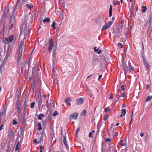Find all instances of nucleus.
<instances>
[{"instance_id":"obj_15","label":"nucleus","mask_w":152,"mask_h":152,"mask_svg":"<svg viewBox=\"0 0 152 152\" xmlns=\"http://www.w3.org/2000/svg\"><path fill=\"white\" fill-rule=\"evenodd\" d=\"M63 138L64 140L63 142L64 144L65 147L66 149L68 150H69V146L68 144H67V142L66 140V136H64L63 137Z\"/></svg>"},{"instance_id":"obj_62","label":"nucleus","mask_w":152,"mask_h":152,"mask_svg":"<svg viewBox=\"0 0 152 152\" xmlns=\"http://www.w3.org/2000/svg\"><path fill=\"white\" fill-rule=\"evenodd\" d=\"M110 138H107L106 139V142H110Z\"/></svg>"},{"instance_id":"obj_45","label":"nucleus","mask_w":152,"mask_h":152,"mask_svg":"<svg viewBox=\"0 0 152 152\" xmlns=\"http://www.w3.org/2000/svg\"><path fill=\"white\" fill-rule=\"evenodd\" d=\"M126 93L125 92H124L121 95V96L123 97H124L126 95Z\"/></svg>"},{"instance_id":"obj_24","label":"nucleus","mask_w":152,"mask_h":152,"mask_svg":"<svg viewBox=\"0 0 152 152\" xmlns=\"http://www.w3.org/2000/svg\"><path fill=\"white\" fill-rule=\"evenodd\" d=\"M50 135H54V131L53 127L52 126H51L50 127Z\"/></svg>"},{"instance_id":"obj_40","label":"nucleus","mask_w":152,"mask_h":152,"mask_svg":"<svg viewBox=\"0 0 152 152\" xmlns=\"http://www.w3.org/2000/svg\"><path fill=\"white\" fill-rule=\"evenodd\" d=\"M123 142V140H121L120 141V145L121 146H124L125 145L124 143H122V142Z\"/></svg>"},{"instance_id":"obj_37","label":"nucleus","mask_w":152,"mask_h":152,"mask_svg":"<svg viewBox=\"0 0 152 152\" xmlns=\"http://www.w3.org/2000/svg\"><path fill=\"white\" fill-rule=\"evenodd\" d=\"M151 17H149L148 18L149 21H148V22L149 24V26H148V29L150 28L151 26Z\"/></svg>"},{"instance_id":"obj_53","label":"nucleus","mask_w":152,"mask_h":152,"mask_svg":"<svg viewBox=\"0 0 152 152\" xmlns=\"http://www.w3.org/2000/svg\"><path fill=\"white\" fill-rule=\"evenodd\" d=\"M10 146L9 145H7V152H10Z\"/></svg>"},{"instance_id":"obj_30","label":"nucleus","mask_w":152,"mask_h":152,"mask_svg":"<svg viewBox=\"0 0 152 152\" xmlns=\"http://www.w3.org/2000/svg\"><path fill=\"white\" fill-rule=\"evenodd\" d=\"M152 98V96H148L146 99V101L147 102H149L151 100Z\"/></svg>"},{"instance_id":"obj_13","label":"nucleus","mask_w":152,"mask_h":152,"mask_svg":"<svg viewBox=\"0 0 152 152\" xmlns=\"http://www.w3.org/2000/svg\"><path fill=\"white\" fill-rule=\"evenodd\" d=\"M122 66L123 67V70L124 71V72L125 74H126L127 71V69L128 68V66L125 64V62L123 61H122Z\"/></svg>"},{"instance_id":"obj_29","label":"nucleus","mask_w":152,"mask_h":152,"mask_svg":"<svg viewBox=\"0 0 152 152\" xmlns=\"http://www.w3.org/2000/svg\"><path fill=\"white\" fill-rule=\"evenodd\" d=\"M142 9L141 10V11L142 13H144L147 10L146 7L145 6H142Z\"/></svg>"},{"instance_id":"obj_8","label":"nucleus","mask_w":152,"mask_h":152,"mask_svg":"<svg viewBox=\"0 0 152 152\" xmlns=\"http://www.w3.org/2000/svg\"><path fill=\"white\" fill-rule=\"evenodd\" d=\"M113 23V22L108 21L107 23H105L103 25L102 30H104L109 28Z\"/></svg>"},{"instance_id":"obj_61","label":"nucleus","mask_w":152,"mask_h":152,"mask_svg":"<svg viewBox=\"0 0 152 152\" xmlns=\"http://www.w3.org/2000/svg\"><path fill=\"white\" fill-rule=\"evenodd\" d=\"M118 4V1H116L115 2V3H114V5H115V6H116Z\"/></svg>"},{"instance_id":"obj_9","label":"nucleus","mask_w":152,"mask_h":152,"mask_svg":"<svg viewBox=\"0 0 152 152\" xmlns=\"http://www.w3.org/2000/svg\"><path fill=\"white\" fill-rule=\"evenodd\" d=\"M105 17L104 15L103 14L99 15L97 18L96 20V22H102L105 19Z\"/></svg>"},{"instance_id":"obj_22","label":"nucleus","mask_w":152,"mask_h":152,"mask_svg":"<svg viewBox=\"0 0 152 152\" xmlns=\"http://www.w3.org/2000/svg\"><path fill=\"white\" fill-rule=\"evenodd\" d=\"M50 142L51 144H52V142L53 141V143H54V142L56 140V139L55 138V135H50Z\"/></svg>"},{"instance_id":"obj_64","label":"nucleus","mask_w":152,"mask_h":152,"mask_svg":"<svg viewBox=\"0 0 152 152\" xmlns=\"http://www.w3.org/2000/svg\"><path fill=\"white\" fill-rule=\"evenodd\" d=\"M102 75H99V78H98V80H99L101 78V77H102Z\"/></svg>"},{"instance_id":"obj_58","label":"nucleus","mask_w":152,"mask_h":152,"mask_svg":"<svg viewBox=\"0 0 152 152\" xmlns=\"http://www.w3.org/2000/svg\"><path fill=\"white\" fill-rule=\"evenodd\" d=\"M80 127H79L78 128H77V130H76V131H75V132H76V133H78V132L79 131V130H80Z\"/></svg>"},{"instance_id":"obj_34","label":"nucleus","mask_w":152,"mask_h":152,"mask_svg":"<svg viewBox=\"0 0 152 152\" xmlns=\"http://www.w3.org/2000/svg\"><path fill=\"white\" fill-rule=\"evenodd\" d=\"M21 105V104L20 103H16V104L15 105V108L16 109H19L20 107V106Z\"/></svg>"},{"instance_id":"obj_46","label":"nucleus","mask_w":152,"mask_h":152,"mask_svg":"<svg viewBox=\"0 0 152 152\" xmlns=\"http://www.w3.org/2000/svg\"><path fill=\"white\" fill-rule=\"evenodd\" d=\"M114 131V129L113 127H111V132H112V134H113Z\"/></svg>"},{"instance_id":"obj_50","label":"nucleus","mask_w":152,"mask_h":152,"mask_svg":"<svg viewBox=\"0 0 152 152\" xmlns=\"http://www.w3.org/2000/svg\"><path fill=\"white\" fill-rule=\"evenodd\" d=\"M113 94L112 93H111L110 94V97H109V99H113Z\"/></svg>"},{"instance_id":"obj_20","label":"nucleus","mask_w":152,"mask_h":152,"mask_svg":"<svg viewBox=\"0 0 152 152\" xmlns=\"http://www.w3.org/2000/svg\"><path fill=\"white\" fill-rule=\"evenodd\" d=\"M126 113V110L124 109H122L121 110V114L120 115V116L121 118H122L123 116L125 115V114Z\"/></svg>"},{"instance_id":"obj_54","label":"nucleus","mask_w":152,"mask_h":152,"mask_svg":"<svg viewBox=\"0 0 152 152\" xmlns=\"http://www.w3.org/2000/svg\"><path fill=\"white\" fill-rule=\"evenodd\" d=\"M20 0H17V3L15 5V7H17L18 4L20 2Z\"/></svg>"},{"instance_id":"obj_11","label":"nucleus","mask_w":152,"mask_h":152,"mask_svg":"<svg viewBox=\"0 0 152 152\" xmlns=\"http://www.w3.org/2000/svg\"><path fill=\"white\" fill-rule=\"evenodd\" d=\"M143 64L146 67V68L147 69H148V70H149L150 67L151 66H149V64L148 62L146 61V60H145V58L143 57Z\"/></svg>"},{"instance_id":"obj_59","label":"nucleus","mask_w":152,"mask_h":152,"mask_svg":"<svg viewBox=\"0 0 152 152\" xmlns=\"http://www.w3.org/2000/svg\"><path fill=\"white\" fill-rule=\"evenodd\" d=\"M39 94H38V96L39 97V96L40 97H41V91L40 90H39Z\"/></svg>"},{"instance_id":"obj_5","label":"nucleus","mask_w":152,"mask_h":152,"mask_svg":"<svg viewBox=\"0 0 152 152\" xmlns=\"http://www.w3.org/2000/svg\"><path fill=\"white\" fill-rule=\"evenodd\" d=\"M16 7H15H15L12 10V15L11 16L10 25H11L12 26H13L14 25L15 23V16L14 15L16 10Z\"/></svg>"},{"instance_id":"obj_6","label":"nucleus","mask_w":152,"mask_h":152,"mask_svg":"<svg viewBox=\"0 0 152 152\" xmlns=\"http://www.w3.org/2000/svg\"><path fill=\"white\" fill-rule=\"evenodd\" d=\"M44 133V130H43L41 133H39L38 134V139L39 140L38 141L37 143H39L40 142L43 141V137Z\"/></svg>"},{"instance_id":"obj_2","label":"nucleus","mask_w":152,"mask_h":152,"mask_svg":"<svg viewBox=\"0 0 152 152\" xmlns=\"http://www.w3.org/2000/svg\"><path fill=\"white\" fill-rule=\"evenodd\" d=\"M20 29V34H23L25 36L29 33V27L27 26V23L25 21L22 23Z\"/></svg>"},{"instance_id":"obj_33","label":"nucleus","mask_w":152,"mask_h":152,"mask_svg":"<svg viewBox=\"0 0 152 152\" xmlns=\"http://www.w3.org/2000/svg\"><path fill=\"white\" fill-rule=\"evenodd\" d=\"M44 116V114L41 113L38 115V118L39 120H41L42 119V117H43Z\"/></svg>"},{"instance_id":"obj_41","label":"nucleus","mask_w":152,"mask_h":152,"mask_svg":"<svg viewBox=\"0 0 152 152\" xmlns=\"http://www.w3.org/2000/svg\"><path fill=\"white\" fill-rule=\"evenodd\" d=\"M110 109V108L109 107H106L104 109V111L106 113L107 112L109 111Z\"/></svg>"},{"instance_id":"obj_16","label":"nucleus","mask_w":152,"mask_h":152,"mask_svg":"<svg viewBox=\"0 0 152 152\" xmlns=\"http://www.w3.org/2000/svg\"><path fill=\"white\" fill-rule=\"evenodd\" d=\"M15 134V133L13 131L12 128H10L9 129L8 134L9 136L11 137H14Z\"/></svg>"},{"instance_id":"obj_14","label":"nucleus","mask_w":152,"mask_h":152,"mask_svg":"<svg viewBox=\"0 0 152 152\" xmlns=\"http://www.w3.org/2000/svg\"><path fill=\"white\" fill-rule=\"evenodd\" d=\"M84 102V99L83 97H81L78 99H76V103L77 105L82 104Z\"/></svg>"},{"instance_id":"obj_27","label":"nucleus","mask_w":152,"mask_h":152,"mask_svg":"<svg viewBox=\"0 0 152 152\" xmlns=\"http://www.w3.org/2000/svg\"><path fill=\"white\" fill-rule=\"evenodd\" d=\"M86 111L85 110H84L81 113L80 115L82 116H85L86 114Z\"/></svg>"},{"instance_id":"obj_4","label":"nucleus","mask_w":152,"mask_h":152,"mask_svg":"<svg viewBox=\"0 0 152 152\" xmlns=\"http://www.w3.org/2000/svg\"><path fill=\"white\" fill-rule=\"evenodd\" d=\"M16 38L13 35L10 36L8 38L5 37L4 39V41L5 44H9V42H12L15 43Z\"/></svg>"},{"instance_id":"obj_57","label":"nucleus","mask_w":152,"mask_h":152,"mask_svg":"<svg viewBox=\"0 0 152 152\" xmlns=\"http://www.w3.org/2000/svg\"><path fill=\"white\" fill-rule=\"evenodd\" d=\"M92 132H90V133H89V135H88L89 137H92Z\"/></svg>"},{"instance_id":"obj_1","label":"nucleus","mask_w":152,"mask_h":152,"mask_svg":"<svg viewBox=\"0 0 152 152\" xmlns=\"http://www.w3.org/2000/svg\"><path fill=\"white\" fill-rule=\"evenodd\" d=\"M54 45V44L53 42V39L52 38H51L49 42V44L48 46V50L49 52L50 53L52 52V49L53 48V71L54 75L55 76L56 73V71L55 69V64L54 58H55V55L56 51L57 49V42H56L55 46L54 47H53Z\"/></svg>"},{"instance_id":"obj_23","label":"nucleus","mask_w":152,"mask_h":152,"mask_svg":"<svg viewBox=\"0 0 152 152\" xmlns=\"http://www.w3.org/2000/svg\"><path fill=\"white\" fill-rule=\"evenodd\" d=\"M25 126H24L23 128H20V133L22 135V136H21L20 137H23V139L24 132L25 130Z\"/></svg>"},{"instance_id":"obj_55","label":"nucleus","mask_w":152,"mask_h":152,"mask_svg":"<svg viewBox=\"0 0 152 152\" xmlns=\"http://www.w3.org/2000/svg\"><path fill=\"white\" fill-rule=\"evenodd\" d=\"M118 45H120L121 46V48H123V45H122V44L121 43H118Z\"/></svg>"},{"instance_id":"obj_18","label":"nucleus","mask_w":152,"mask_h":152,"mask_svg":"<svg viewBox=\"0 0 152 152\" xmlns=\"http://www.w3.org/2000/svg\"><path fill=\"white\" fill-rule=\"evenodd\" d=\"M7 110V107H4L2 111L0 112V115L1 116L4 113V115H5L6 112Z\"/></svg>"},{"instance_id":"obj_25","label":"nucleus","mask_w":152,"mask_h":152,"mask_svg":"<svg viewBox=\"0 0 152 152\" xmlns=\"http://www.w3.org/2000/svg\"><path fill=\"white\" fill-rule=\"evenodd\" d=\"M4 70V63L1 64L0 66V71H3Z\"/></svg>"},{"instance_id":"obj_19","label":"nucleus","mask_w":152,"mask_h":152,"mask_svg":"<svg viewBox=\"0 0 152 152\" xmlns=\"http://www.w3.org/2000/svg\"><path fill=\"white\" fill-rule=\"evenodd\" d=\"M96 58L93 57L92 58V61L90 63L91 66H94L95 65L96 61Z\"/></svg>"},{"instance_id":"obj_31","label":"nucleus","mask_w":152,"mask_h":152,"mask_svg":"<svg viewBox=\"0 0 152 152\" xmlns=\"http://www.w3.org/2000/svg\"><path fill=\"white\" fill-rule=\"evenodd\" d=\"M24 109H26L28 107V105L27 104V101H26L25 99L24 102Z\"/></svg>"},{"instance_id":"obj_12","label":"nucleus","mask_w":152,"mask_h":152,"mask_svg":"<svg viewBox=\"0 0 152 152\" xmlns=\"http://www.w3.org/2000/svg\"><path fill=\"white\" fill-rule=\"evenodd\" d=\"M78 116V114L76 112L73 113L70 115L69 119L70 121L73 119L76 120Z\"/></svg>"},{"instance_id":"obj_44","label":"nucleus","mask_w":152,"mask_h":152,"mask_svg":"<svg viewBox=\"0 0 152 152\" xmlns=\"http://www.w3.org/2000/svg\"><path fill=\"white\" fill-rule=\"evenodd\" d=\"M35 103L34 102H33L31 103V108H33L34 107Z\"/></svg>"},{"instance_id":"obj_35","label":"nucleus","mask_w":152,"mask_h":152,"mask_svg":"<svg viewBox=\"0 0 152 152\" xmlns=\"http://www.w3.org/2000/svg\"><path fill=\"white\" fill-rule=\"evenodd\" d=\"M55 24H56V22L55 21H53V22L52 24L51 25V27L54 29H56V27L55 26Z\"/></svg>"},{"instance_id":"obj_38","label":"nucleus","mask_w":152,"mask_h":152,"mask_svg":"<svg viewBox=\"0 0 152 152\" xmlns=\"http://www.w3.org/2000/svg\"><path fill=\"white\" fill-rule=\"evenodd\" d=\"M37 126L39 127L38 129L39 131H40L42 129V128L41 127V125L40 123H38Z\"/></svg>"},{"instance_id":"obj_10","label":"nucleus","mask_w":152,"mask_h":152,"mask_svg":"<svg viewBox=\"0 0 152 152\" xmlns=\"http://www.w3.org/2000/svg\"><path fill=\"white\" fill-rule=\"evenodd\" d=\"M20 140H19V142H18L16 145L15 151H18L20 147L21 146V143L23 141V137H20Z\"/></svg>"},{"instance_id":"obj_26","label":"nucleus","mask_w":152,"mask_h":152,"mask_svg":"<svg viewBox=\"0 0 152 152\" xmlns=\"http://www.w3.org/2000/svg\"><path fill=\"white\" fill-rule=\"evenodd\" d=\"M50 21V19L49 18H46L44 19L43 20V22L44 23L46 22L47 23H48Z\"/></svg>"},{"instance_id":"obj_60","label":"nucleus","mask_w":152,"mask_h":152,"mask_svg":"<svg viewBox=\"0 0 152 152\" xmlns=\"http://www.w3.org/2000/svg\"><path fill=\"white\" fill-rule=\"evenodd\" d=\"M20 99H19V97H18L17 100V103H20Z\"/></svg>"},{"instance_id":"obj_7","label":"nucleus","mask_w":152,"mask_h":152,"mask_svg":"<svg viewBox=\"0 0 152 152\" xmlns=\"http://www.w3.org/2000/svg\"><path fill=\"white\" fill-rule=\"evenodd\" d=\"M12 47L11 46H9L7 50L6 55L4 58V59H6V60L9 58L10 54L12 52Z\"/></svg>"},{"instance_id":"obj_63","label":"nucleus","mask_w":152,"mask_h":152,"mask_svg":"<svg viewBox=\"0 0 152 152\" xmlns=\"http://www.w3.org/2000/svg\"><path fill=\"white\" fill-rule=\"evenodd\" d=\"M33 142L34 143H36L37 142V140L36 139H35L34 140Z\"/></svg>"},{"instance_id":"obj_43","label":"nucleus","mask_w":152,"mask_h":152,"mask_svg":"<svg viewBox=\"0 0 152 152\" xmlns=\"http://www.w3.org/2000/svg\"><path fill=\"white\" fill-rule=\"evenodd\" d=\"M12 125H14L16 124H17L18 123L17 121L16 120H13L12 121Z\"/></svg>"},{"instance_id":"obj_52","label":"nucleus","mask_w":152,"mask_h":152,"mask_svg":"<svg viewBox=\"0 0 152 152\" xmlns=\"http://www.w3.org/2000/svg\"><path fill=\"white\" fill-rule=\"evenodd\" d=\"M119 100V98H118V97L116 98H115V103L117 102Z\"/></svg>"},{"instance_id":"obj_21","label":"nucleus","mask_w":152,"mask_h":152,"mask_svg":"<svg viewBox=\"0 0 152 152\" xmlns=\"http://www.w3.org/2000/svg\"><path fill=\"white\" fill-rule=\"evenodd\" d=\"M112 15V4H110V5L109 11V16L110 17H111Z\"/></svg>"},{"instance_id":"obj_32","label":"nucleus","mask_w":152,"mask_h":152,"mask_svg":"<svg viewBox=\"0 0 152 152\" xmlns=\"http://www.w3.org/2000/svg\"><path fill=\"white\" fill-rule=\"evenodd\" d=\"M38 97L39 101L38 102V105L39 106H40L42 103V98L41 97H40V98L39 97Z\"/></svg>"},{"instance_id":"obj_36","label":"nucleus","mask_w":152,"mask_h":152,"mask_svg":"<svg viewBox=\"0 0 152 152\" xmlns=\"http://www.w3.org/2000/svg\"><path fill=\"white\" fill-rule=\"evenodd\" d=\"M128 69L130 72H131V70H134V67H133L132 66H130L128 67Z\"/></svg>"},{"instance_id":"obj_39","label":"nucleus","mask_w":152,"mask_h":152,"mask_svg":"<svg viewBox=\"0 0 152 152\" xmlns=\"http://www.w3.org/2000/svg\"><path fill=\"white\" fill-rule=\"evenodd\" d=\"M26 6L29 9H31L33 7V6H31V5L29 4H26Z\"/></svg>"},{"instance_id":"obj_51","label":"nucleus","mask_w":152,"mask_h":152,"mask_svg":"<svg viewBox=\"0 0 152 152\" xmlns=\"http://www.w3.org/2000/svg\"><path fill=\"white\" fill-rule=\"evenodd\" d=\"M4 126V124H2L0 126V131H1L3 129V127Z\"/></svg>"},{"instance_id":"obj_42","label":"nucleus","mask_w":152,"mask_h":152,"mask_svg":"<svg viewBox=\"0 0 152 152\" xmlns=\"http://www.w3.org/2000/svg\"><path fill=\"white\" fill-rule=\"evenodd\" d=\"M108 116H109V115L107 114L104 115V118H103V120L104 121L107 120Z\"/></svg>"},{"instance_id":"obj_3","label":"nucleus","mask_w":152,"mask_h":152,"mask_svg":"<svg viewBox=\"0 0 152 152\" xmlns=\"http://www.w3.org/2000/svg\"><path fill=\"white\" fill-rule=\"evenodd\" d=\"M23 45V41H21L20 43L18 45V48L17 51V53L18 54V57L17 62L18 64L19 63V62L20 61V58L22 56V47Z\"/></svg>"},{"instance_id":"obj_28","label":"nucleus","mask_w":152,"mask_h":152,"mask_svg":"<svg viewBox=\"0 0 152 152\" xmlns=\"http://www.w3.org/2000/svg\"><path fill=\"white\" fill-rule=\"evenodd\" d=\"M120 34V31L119 29H118L115 32V35L116 36H119Z\"/></svg>"},{"instance_id":"obj_17","label":"nucleus","mask_w":152,"mask_h":152,"mask_svg":"<svg viewBox=\"0 0 152 152\" xmlns=\"http://www.w3.org/2000/svg\"><path fill=\"white\" fill-rule=\"evenodd\" d=\"M71 101V99L69 97L65 99V102L68 105V106L71 105L70 102Z\"/></svg>"},{"instance_id":"obj_48","label":"nucleus","mask_w":152,"mask_h":152,"mask_svg":"<svg viewBox=\"0 0 152 152\" xmlns=\"http://www.w3.org/2000/svg\"><path fill=\"white\" fill-rule=\"evenodd\" d=\"M44 148V147L42 146H41L40 147V152H42V150Z\"/></svg>"},{"instance_id":"obj_47","label":"nucleus","mask_w":152,"mask_h":152,"mask_svg":"<svg viewBox=\"0 0 152 152\" xmlns=\"http://www.w3.org/2000/svg\"><path fill=\"white\" fill-rule=\"evenodd\" d=\"M58 115V113L56 111H55L54 112V113H53V116H55L56 115Z\"/></svg>"},{"instance_id":"obj_56","label":"nucleus","mask_w":152,"mask_h":152,"mask_svg":"<svg viewBox=\"0 0 152 152\" xmlns=\"http://www.w3.org/2000/svg\"><path fill=\"white\" fill-rule=\"evenodd\" d=\"M121 89L123 91H124L125 89H124V86L123 85H122L121 86Z\"/></svg>"},{"instance_id":"obj_49","label":"nucleus","mask_w":152,"mask_h":152,"mask_svg":"<svg viewBox=\"0 0 152 152\" xmlns=\"http://www.w3.org/2000/svg\"><path fill=\"white\" fill-rule=\"evenodd\" d=\"M94 51H95V52L96 53H97V52H98V51L99 50V48L97 49L95 47L94 48Z\"/></svg>"}]
</instances>
